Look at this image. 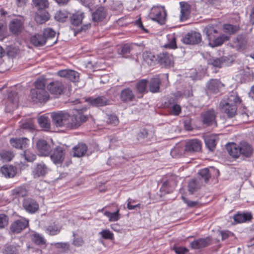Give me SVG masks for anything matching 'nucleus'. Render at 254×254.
Returning <instances> with one entry per match:
<instances>
[{"mask_svg": "<svg viewBox=\"0 0 254 254\" xmlns=\"http://www.w3.org/2000/svg\"><path fill=\"white\" fill-rule=\"evenodd\" d=\"M241 102V100L237 93L233 92L228 97L220 103V108L222 112L226 114L228 118H233L237 114V106Z\"/></svg>", "mask_w": 254, "mask_h": 254, "instance_id": "1", "label": "nucleus"}, {"mask_svg": "<svg viewBox=\"0 0 254 254\" xmlns=\"http://www.w3.org/2000/svg\"><path fill=\"white\" fill-rule=\"evenodd\" d=\"M88 117L83 115L80 110H74L72 114L68 113L65 127L68 129H75L87 120Z\"/></svg>", "mask_w": 254, "mask_h": 254, "instance_id": "2", "label": "nucleus"}, {"mask_svg": "<svg viewBox=\"0 0 254 254\" xmlns=\"http://www.w3.org/2000/svg\"><path fill=\"white\" fill-rule=\"evenodd\" d=\"M166 12L162 7L154 6L150 10L149 15L153 21H157L161 25L164 24L166 20Z\"/></svg>", "mask_w": 254, "mask_h": 254, "instance_id": "3", "label": "nucleus"}, {"mask_svg": "<svg viewBox=\"0 0 254 254\" xmlns=\"http://www.w3.org/2000/svg\"><path fill=\"white\" fill-rule=\"evenodd\" d=\"M53 124L57 127H65L66 120L68 117V113L65 111L53 112L51 114Z\"/></svg>", "mask_w": 254, "mask_h": 254, "instance_id": "4", "label": "nucleus"}, {"mask_svg": "<svg viewBox=\"0 0 254 254\" xmlns=\"http://www.w3.org/2000/svg\"><path fill=\"white\" fill-rule=\"evenodd\" d=\"M47 88L52 95L58 97L64 93L65 87L62 82L55 80L48 84Z\"/></svg>", "mask_w": 254, "mask_h": 254, "instance_id": "5", "label": "nucleus"}, {"mask_svg": "<svg viewBox=\"0 0 254 254\" xmlns=\"http://www.w3.org/2000/svg\"><path fill=\"white\" fill-rule=\"evenodd\" d=\"M217 112L212 109H209L201 115L203 123L207 126H217L216 118Z\"/></svg>", "mask_w": 254, "mask_h": 254, "instance_id": "6", "label": "nucleus"}, {"mask_svg": "<svg viewBox=\"0 0 254 254\" xmlns=\"http://www.w3.org/2000/svg\"><path fill=\"white\" fill-rule=\"evenodd\" d=\"M24 19L22 17L12 19L9 24L10 31L15 35L19 34L24 28Z\"/></svg>", "mask_w": 254, "mask_h": 254, "instance_id": "7", "label": "nucleus"}, {"mask_svg": "<svg viewBox=\"0 0 254 254\" xmlns=\"http://www.w3.org/2000/svg\"><path fill=\"white\" fill-rule=\"evenodd\" d=\"M31 93L32 100L36 103L46 102L49 98V95L45 89H32Z\"/></svg>", "mask_w": 254, "mask_h": 254, "instance_id": "8", "label": "nucleus"}, {"mask_svg": "<svg viewBox=\"0 0 254 254\" xmlns=\"http://www.w3.org/2000/svg\"><path fill=\"white\" fill-rule=\"evenodd\" d=\"M57 74L60 77L65 78L72 82H77L79 79V74L73 70L63 69L59 71Z\"/></svg>", "mask_w": 254, "mask_h": 254, "instance_id": "9", "label": "nucleus"}, {"mask_svg": "<svg viewBox=\"0 0 254 254\" xmlns=\"http://www.w3.org/2000/svg\"><path fill=\"white\" fill-rule=\"evenodd\" d=\"M201 40V36L199 33L191 31L188 33L183 38V42L187 44H196Z\"/></svg>", "mask_w": 254, "mask_h": 254, "instance_id": "10", "label": "nucleus"}, {"mask_svg": "<svg viewBox=\"0 0 254 254\" xmlns=\"http://www.w3.org/2000/svg\"><path fill=\"white\" fill-rule=\"evenodd\" d=\"M23 207L27 212L32 214L35 213L39 209L38 203L35 200L29 198L23 200Z\"/></svg>", "mask_w": 254, "mask_h": 254, "instance_id": "11", "label": "nucleus"}, {"mask_svg": "<svg viewBox=\"0 0 254 254\" xmlns=\"http://www.w3.org/2000/svg\"><path fill=\"white\" fill-rule=\"evenodd\" d=\"M50 157L55 164L62 163L64 159V153L63 148L58 147L54 149Z\"/></svg>", "mask_w": 254, "mask_h": 254, "instance_id": "12", "label": "nucleus"}, {"mask_svg": "<svg viewBox=\"0 0 254 254\" xmlns=\"http://www.w3.org/2000/svg\"><path fill=\"white\" fill-rule=\"evenodd\" d=\"M158 62L165 67H171L174 64V58L172 55L168 53L160 54L158 56Z\"/></svg>", "mask_w": 254, "mask_h": 254, "instance_id": "13", "label": "nucleus"}, {"mask_svg": "<svg viewBox=\"0 0 254 254\" xmlns=\"http://www.w3.org/2000/svg\"><path fill=\"white\" fill-rule=\"evenodd\" d=\"M28 220L24 218L17 220L11 224L10 230L14 233H19L28 226Z\"/></svg>", "mask_w": 254, "mask_h": 254, "instance_id": "14", "label": "nucleus"}, {"mask_svg": "<svg viewBox=\"0 0 254 254\" xmlns=\"http://www.w3.org/2000/svg\"><path fill=\"white\" fill-rule=\"evenodd\" d=\"M37 149L41 156H47L51 150L50 145L43 139L39 140L36 144Z\"/></svg>", "mask_w": 254, "mask_h": 254, "instance_id": "15", "label": "nucleus"}, {"mask_svg": "<svg viewBox=\"0 0 254 254\" xmlns=\"http://www.w3.org/2000/svg\"><path fill=\"white\" fill-rule=\"evenodd\" d=\"M86 101L92 106L102 107L109 104L110 101L104 96H98L96 98L90 97Z\"/></svg>", "mask_w": 254, "mask_h": 254, "instance_id": "16", "label": "nucleus"}, {"mask_svg": "<svg viewBox=\"0 0 254 254\" xmlns=\"http://www.w3.org/2000/svg\"><path fill=\"white\" fill-rule=\"evenodd\" d=\"M11 145L17 149H22L27 147L29 139L26 137L12 138L10 139Z\"/></svg>", "mask_w": 254, "mask_h": 254, "instance_id": "17", "label": "nucleus"}, {"mask_svg": "<svg viewBox=\"0 0 254 254\" xmlns=\"http://www.w3.org/2000/svg\"><path fill=\"white\" fill-rule=\"evenodd\" d=\"M205 144L208 149L212 151L215 148L218 137L217 135H206L204 136Z\"/></svg>", "mask_w": 254, "mask_h": 254, "instance_id": "18", "label": "nucleus"}, {"mask_svg": "<svg viewBox=\"0 0 254 254\" xmlns=\"http://www.w3.org/2000/svg\"><path fill=\"white\" fill-rule=\"evenodd\" d=\"M201 148V142L195 139L190 140L187 142L185 150L189 152H197L200 150Z\"/></svg>", "mask_w": 254, "mask_h": 254, "instance_id": "19", "label": "nucleus"}, {"mask_svg": "<svg viewBox=\"0 0 254 254\" xmlns=\"http://www.w3.org/2000/svg\"><path fill=\"white\" fill-rule=\"evenodd\" d=\"M211 239L210 237L199 239L191 243V247L193 249H199L209 246L211 244Z\"/></svg>", "mask_w": 254, "mask_h": 254, "instance_id": "20", "label": "nucleus"}, {"mask_svg": "<svg viewBox=\"0 0 254 254\" xmlns=\"http://www.w3.org/2000/svg\"><path fill=\"white\" fill-rule=\"evenodd\" d=\"M107 12L104 7H98L92 13V20L94 22H100L103 21L107 16Z\"/></svg>", "mask_w": 254, "mask_h": 254, "instance_id": "21", "label": "nucleus"}, {"mask_svg": "<svg viewBox=\"0 0 254 254\" xmlns=\"http://www.w3.org/2000/svg\"><path fill=\"white\" fill-rule=\"evenodd\" d=\"M48 169L43 162L38 164L33 170V175L34 178L44 176L47 173Z\"/></svg>", "mask_w": 254, "mask_h": 254, "instance_id": "22", "label": "nucleus"}, {"mask_svg": "<svg viewBox=\"0 0 254 254\" xmlns=\"http://www.w3.org/2000/svg\"><path fill=\"white\" fill-rule=\"evenodd\" d=\"M0 172L6 178H13L16 173V168L11 165H5L0 168Z\"/></svg>", "mask_w": 254, "mask_h": 254, "instance_id": "23", "label": "nucleus"}, {"mask_svg": "<svg viewBox=\"0 0 254 254\" xmlns=\"http://www.w3.org/2000/svg\"><path fill=\"white\" fill-rule=\"evenodd\" d=\"M241 79L242 82L251 81L254 79V72L252 69L247 67L241 72Z\"/></svg>", "mask_w": 254, "mask_h": 254, "instance_id": "24", "label": "nucleus"}, {"mask_svg": "<svg viewBox=\"0 0 254 254\" xmlns=\"http://www.w3.org/2000/svg\"><path fill=\"white\" fill-rule=\"evenodd\" d=\"M239 145L241 155L247 157H249L252 155L253 153V148L250 144L245 141H243L240 142Z\"/></svg>", "mask_w": 254, "mask_h": 254, "instance_id": "25", "label": "nucleus"}, {"mask_svg": "<svg viewBox=\"0 0 254 254\" xmlns=\"http://www.w3.org/2000/svg\"><path fill=\"white\" fill-rule=\"evenodd\" d=\"M202 185V181L201 179H192L188 184V190L192 194L197 191Z\"/></svg>", "mask_w": 254, "mask_h": 254, "instance_id": "26", "label": "nucleus"}, {"mask_svg": "<svg viewBox=\"0 0 254 254\" xmlns=\"http://www.w3.org/2000/svg\"><path fill=\"white\" fill-rule=\"evenodd\" d=\"M227 150L229 154L233 157L238 158L241 155L240 145L233 143L228 144L227 146Z\"/></svg>", "mask_w": 254, "mask_h": 254, "instance_id": "27", "label": "nucleus"}, {"mask_svg": "<svg viewBox=\"0 0 254 254\" xmlns=\"http://www.w3.org/2000/svg\"><path fill=\"white\" fill-rule=\"evenodd\" d=\"M161 81L158 76L151 78L149 83V91L152 93L159 92Z\"/></svg>", "mask_w": 254, "mask_h": 254, "instance_id": "28", "label": "nucleus"}, {"mask_svg": "<svg viewBox=\"0 0 254 254\" xmlns=\"http://www.w3.org/2000/svg\"><path fill=\"white\" fill-rule=\"evenodd\" d=\"M180 4L181 7L180 19L181 21H185L189 17L190 6L188 4L184 2H180Z\"/></svg>", "mask_w": 254, "mask_h": 254, "instance_id": "29", "label": "nucleus"}, {"mask_svg": "<svg viewBox=\"0 0 254 254\" xmlns=\"http://www.w3.org/2000/svg\"><path fill=\"white\" fill-rule=\"evenodd\" d=\"M73 156L80 157L83 156L86 153L87 147L84 143H79L73 148Z\"/></svg>", "mask_w": 254, "mask_h": 254, "instance_id": "30", "label": "nucleus"}, {"mask_svg": "<svg viewBox=\"0 0 254 254\" xmlns=\"http://www.w3.org/2000/svg\"><path fill=\"white\" fill-rule=\"evenodd\" d=\"M134 98L133 92L128 88L123 90L121 93V99L124 102L132 101Z\"/></svg>", "mask_w": 254, "mask_h": 254, "instance_id": "31", "label": "nucleus"}, {"mask_svg": "<svg viewBox=\"0 0 254 254\" xmlns=\"http://www.w3.org/2000/svg\"><path fill=\"white\" fill-rule=\"evenodd\" d=\"M222 85V84L219 80L217 79H211L207 83V89L212 92L217 93Z\"/></svg>", "mask_w": 254, "mask_h": 254, "instance_id": "32", "label": "nucleus"}, {"mask_svg": "<svg viewBox=\"0 0 254 254\" xmlns=\"http://www.w3.org/2000/svg\"><path fill=\"white\" fill-rule=\"evenodd\" d=\"M215 171L218 172L217 170H215L213 168H211L210 169L204 168L200 170L198 172L199 176L201 177V178L199 179H201V181L202 179H203L204 182L207 183L211 178L212 172H215Z\"/></svg>", "mask_w": 254, "mask_h": 254, "instance_id": "33", "label": "nucleus"}, {"mask_svg": "<svg viewBox=\"0 0 254 254\" xmlns=\"http://www.w3.org/2000/svg\"><path fill=\"white\" fill-rule=\"evenodd\" d=\"M31 43L37 47L43 46L46 43V38L40 34H35L30 39Z\"/></svg>", "mask_w": 254, "mask_h": 254, "instance_id": "34", "label": "nucleus"}, {"mask_svg": "<svg viewBox=\"0 0 254 254\" xmlns=\"http://www.w3.org/2000/svg\"><path fill=\"white\" fill-rule=\"evenodd\" d=\"M49 18V14L47 11L39 10L36 13L35 19L37 23L42 24L48 21Z\"/></svg>", "mask_w": 254, "mask_h": 254, "instance_id": "35", "label": "nucleus"}, {"mask_svg": "<svg viewBox=\"0 0 254 254\" xmlns=\"http://www.w3.org/2000/svg\"><path fill=\"white\" fill-rule=\"evenodd\" d=\"M84 17V13L81 11H78L73 13L70 17L71 23L75 26H78L81 23Z\"/></svg>", "mask_w": 254, "mask_h": 254, "instance_id": "36", "label": "nucleus"}, {"mask_svg": "<svg viewBox=\"0 0 254 254\" xmlns=\"http://www.w3.org/2000/svg\"><path fill=\"white\" fill-rule=\"evenodd\" d=\"M228 40V38L227 36L224 35H220L215 37L212 42H209L208 45L211 47H215L219 46L222 45L224 41Z\"/></svg>", "mask_w": 254, "mask_h": 254, "instance_id": "37", "label": "nucleus"}, {"mask_svg": "<svg viewBox=\"0 0 254 254\" xmlns=\"http://www.w3.org/2000/svg\"><path fill=\"white\" fill-rule=\"evenodd\" d=\"M206 37L209 42H212L213 39L217 37L215 35L217 33V31L212 26H207L204 29Z\"/></svg>", "mask_w": 254, "mask_h": 254, "instance_id": "38", "label": "nucleus"}, {"mask_svg": "<svg viewBox=\"0 0 254 254\" xmlns=\"http://www.w3.org/2000/svg\"><path fill=\"white\" fill-rule=\"evenodd\" d=\"M167 42L164 47L168 49H175L177 48L176 38L174 34H169L167 36Z\"/></svg>", "mask_w": 254, "mask_h": 254, "instance_id": "39", "label": "nucleus"}, {"mask_svg": "<svg viewBox=\"0 0 254 254\" xmlns=\"http://www.w3.org/2000/svg\"><path fill=\"white\" fill-rule=\"evenodd\" d=\"M120 210L118 209L114 212H110L108 211L104 212V215L107 217L110 222H116L118 221L120 218Z\"/></svg>", "mask_w": 254, "mask_h": 254, "instance_id": "40", "label": "nucleus"}, {"mask_svg": "<svg viewBox=\"0 0 254 254\" xmlns=\"http://www.w3.org/2000/svg\"><path fill=\"white\" fill-rule=\"evenodd\" d=\"M252 218V215L250 213H238L234 216L235 221L238 223H243Z\"/></svg>", "mask_w": 254, "mask_h": 254, "instance_id": "41", "label": "nucleus"}, {"mask_svg": "<svg viewBox=\"0 0 254 254\" xmlns=\"http://www.w3.org/2000/svg\"><path fill=\"white\" fill-rule=\"evenodd\" d=\"M38 123L40 126L45 130H48L50 127V123L49 118L44 116H41L38 119Z\"/></svg>", "mask_w": 254, "mask_h": 254, "instance_id": "42", "label": "nucleus"}, {"mask_svg": "<svg viewBox=\"0 0 254 254\" xmlns=\"http://www.w3.org/2000/svg\"><path fill=\"white\" fill-rule=\"evenodd\" d=\"M14 156L13 152L10 150H2L0 152V157L3 161H10Z\"/></svg>", "mask_w": 254, "mask_h": 254, "instance_id": "43", "label": "nucleus"}, {"mask_svg": "<svg viewBox=\"0 0 254 254\" xmlns=\"http://www.w3.org/2000/svg\"><path fill=\"white\" fill-rule=\"evenodd\" d=\"M147 81L141 79L136 84V89L138 93L143 94L146 91Z\"/></svg>", "mask_w": 254, "mask_h": 254, "instance_id": "44", "label": "nucleus"}, {"mask_svg": "<svg viewBox=\"0 0 254 254\" xmlns=\"http://www.w3.org/2000/svg\"><path fill=\"white\" fill-rule=\"evenodd\" d=\"M32 1L39 10L45 9L49 6L48 0H32Z\"/></svg>", "mask_w": 254, "mask_h": 254, "instance_id": "45", "label": "nucleus"}, {"mask_svg": "<svg viewBox=\"0 0 254 254\" xmlns=\"http://www.w3.org/2000/svg\"><path fill=\"white\" fill-rule=\"evenodd\" d=\"M12 193L18 197H24L27 194V190L23 186L16 188L12 190Z\"/></svg>", "mask_w": 254, "mask_h": 254, "instance_id": "46", "label": "nucleus"}, {"mask_svg": "<svg viewBox=\"0 0 254 254\" xmlns=\"http://www.w3.org/2000/svg\"><path fill=\"white\" fill-rule=\"evenodd\" d=\"M3 254H19L18 248L14 246H7L3 251Z\"/></svg>", "mask_w": 254, "mask_h": 254, "instance_id": "47", "label": "nucleus"}, {"mask_svg": "<svg viewBox=\"0 0 254 254\" xmlns=\"http://www.w3.org/2000/svg\"><path fill=\"white\" fill-rule=\"evenodd\" d=\"M224 30L225 33L233 34L239 30V27L231 24H224L223 26Z\"/></svg>", "mask_w": 254, "mask_h": 254, "instance_id": "48", "label": "nucleus"}, {"mask_svg": "<svg viewBox=\"0 0 254 254\" xmlns=\"http://www.w3.org/2000/svg\"><path fill=\"white\" fill-rule=\"evenodd\" d=\"M46 231L49 235H55L60 232L61 228L56 225H50L47 227Z\"/></svg>", "mask_w": 254, "mask_h": 254, "instance_id": "49", "label": "nucleus"}, {"mask_svg": "<svg viewBox=\"0 0 254 254\" xmlns=\"http://www.w3.org/2000/svg\"><path fill=\"white\" fill-rule=\"evenodd\" d=\"M57 249H60V252L66 253L69 250V245L67 243H57L54 244Z\"/></svg>", "mask_w": 254, "mask_h": 254, "instance_id": "50", "label": "nucleus"}, {"mask_svg": "<svg viewBox=\"0 0 254 254\" xmlns=\"http://www.w3.org/2000/svg\"><path fill=\"white\" fill-rule=\"evenodd\" d=\"M22 156L27 162H33L36 158V155L29 150H25Z\"/></svg>", "mask_w": 254, "mask_h": 254, "instance_id": "51", "label": "nucleus"}, {"mask_svg": "<svg viewBox=\"0 0 254 254\" xmlns=\"http://www.w3.org/2000/svg\"><path fill=\"white\" fill-rule=\"evenodd\" d=\"M33 241L37 245H43L46 243V241L44 237L38 233H35L33 235Z\"/></svg>", "mask_w": 254, "mask_h": 254, "instance_id": "52", "label": "nucleus"}, {"mask_svg": "<svg viewBox=\"0 0 254 254\" xmlns=\"http://www.w3.org/2000/svg\"><path fill=\"white\" fill-rule=\"evenodd\" d=\"M99 234L105 239L112 240L114 238L113 233L108 229L102 230Z\"/></svg>", "mask_w": 254, "mask_h": 254, "instance_id": "53", "label": "nucleus"}, {"mask_svg": "<svg viewBox=\"0 0 254 254\" xmlns=\"http://www.w3.org/2000/svg\"><path fill=\"white\" fill-rule=\"evenodd\" d=\"M142 58L143 61L147 64H151L154 58V56L151 53L145 52L142 54Z\"/></svg>", "mask_w": 254, "mask_h": 254, "instance_id": "54", "label": "nucleus"}, {"mask_svg": "<svg viewBox=\"0 0 254 254\" xmlns=\"http://www.w3.org/2000/svg\"><path fill=\"white\" fill-rule=\"evenodd\" d=\"M56 32L52 28H47L44 29L43 36L47 38H51L55 37Z\"/></svg>", "mask_w": 254, "mask_h": 254, "instance_id": "55", "label": "nucleus"}, {"mask_svg": "<svg viewBox=\"0 0 254 254\" xmlns=\"http://www.w3.org/2000/svg\"><path fill=\"white\" fill-rule=\"evenodd\" d=\"M234 43L239 48H243L246 46L247 41L245 38L242 36H239L237 38Z\"/></svg>", "mask_w": 254, "mask_h": 254, "instance_id": "56", "label": "nucleus"}, {"mask_svg": "<svg viewBox=\"0 0 254 254\" xmlns=\"http://www.w3.org/2000/svg\"><path fill=\"white\" fill-rule=\"evenodd\" d=\"M108 118L107 120V123L108 124H112L114 126H116L119 123V120L117 117L115 115H108Z\"/></svg>", "mask_w": 254, "mask_h": 254, "instance_id": "57", "label": "nucleus"}, {"mask_svg": "<svg viewBox=\"0 0 254 254\" xmlns=\"http://www.w3.org/2000/svg\"><path fill=\"white\" fill-rule=\"evenodd\" d=\"M131 50V45L129 44L124 45L122 47L119 53L123 56L130 53Z\"/></svg>", "mask_w": 254, "mask_h": 254, "instance_id": "58", "label": "nucleus"}, {"mask_svg": "<svg viewBox=\"0 0 254 254\" xmlns=\"http://www.w3.org/2000/svg\"><path fill=\"white\" fill-rule=\"evenodd\" d=\"M8 219L7 216L4 214H0V228H3L8 224Z\"/></svg>", "mask_w": 254, "mask_h": 254, "instance_id": "59", "label": "nucleus"}, {"mask_svg": "<svg viewBox=\"0 0 254 254\" xmlns=\"http://www.w3.org/2000/svg\"><path fill=\"white\" fill-rule=\"evenodd\" d=\"M35 88L34 89H45V84L44 80L38 79L35 82Z\"/></svg>", "mask_w": 254, "mask_h": 254, "instance_id": "60", "label": "nucleus"}, {"mask_svg": "<svg viewBox=\"0 0 254 254\" xmlns=\"http://www.w3.org/2000/svg\"><path fill=\"white\" fill-rule=\"evenodd\" d=\"M210 64L214 66L220 67L223 61L221 58H215L210 60Z\"/></svg>", "mask_w": 254, "mask_h": 254, "instance_id": "61", "label": "nucleus"}, {"mask_svg": "<svg viewBox=\"0 0 254 254\" xmlns=\"http://www.w3.org/2000/svg\"><path fill=\"white\" fill-rule=\"evenodd\" d=\"M182 198L183 200V201L187 204V205L190 207H194L196 205H197L198 203V201H191L189 200L187 198H186L185 196H182Z\"/></svg>", "mask_w": 254, "mask_h": 254, "instance_id": "62", "label": "nucleus"}, {"mask_svg": "<svg viewBox=\"0 0 254 254\" xmlns=\"http://www.w3.org/2000/svg\"><path fill=\"white\" fill-rule=\"evenodd\" d=\"M20 127L24 129L32 130L34 129V125L31 121L26 122L20 125Z\"/></svg>", "mask_w": 254, "mask_h": 254, "instance_id": "63", "label": "nucleus"}, {"mask_svg": "<svg viewBox=\"0 0 254 254\" xmlns=\"http://www.w3.org/2000/svg\"><path fill=\"white\" fill-rule=\"evenodd\" d=\"M67 16L61 11L56 13L55 18L59 21L63 22L65 21Z\"/></svg>", "mask_w": 254, "mask_h": 254, "instance_id": "64", "label": "nucleus"}]
</instances>
